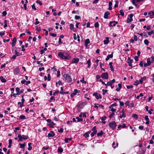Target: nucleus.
I'll use <instances>...</instances> for the list:
<instances>
[{"mask_svg":"<svg viewBox=\"0 0 154 154\" xmlns=\"http://www.w3.org/2000/svg\"><path fill=\"white\" fill-rule=\"evenodd\" d=\"M128 61H127V63H128L129 66H131L132 63L133 62V60L131 59L130 57H128Z\"/></svg>","mask_w":154,"mask_h":154,"instance_id":"obj_11","label":"nucleus"},{"mask_svg":"<svg viewBox=\"0 0 154 154\" xmlns=\"http://www.w3.org/2000/svg\"><path fill=\"white\" fill-rule=\"evenodd\" d=\"M117 106V104L116 103H114L113 104L111 105L109 107V108L111 109L114 106Z\"/></svg>","mask_w":154,"mask_h":154,"instance_id":"obj_34","label":"nucleus"},{"mask_svg":"<svg viewBox=\"0 0 154 154\" xmlns=\"http://www.w3.org/2000/svg\"><path fill=\"white\" fill-rule=\"evenodd\" d=\"M121 112L122 113V115L119 116V117L120 119H122V118H125L126 117V116L125 114V111L124 108L122 109Z\"/></svg>","mask_w":154,"mask_h":154,"instance_id":"obj_10","label":"nucleus"},{"mask_svg":"<svg viewBox=\"0 0 154 154\" xmlns=\"http://www.w3.org/2000/svg\"><path fill=\"white\" fill-rule=\"evenodd\" d=\"M19 144L20 146V148L24 149V148L26 146V143H24L23 144H21L20 143Z\"/></svg>","mask_w":154,"mask_h":154,"instance_id":"obj_27","label":"nucleus"},{"mask_svg":"<svg viewBox=\"0 0 154 154\" xmlns=\"http://www.w3.org/2000/svg\"><path fill=\"white\" fill-rule=\"evenodd\" d=\"M12 142V141L11 139H10L9 140V145L8 146V148H10L11 147Z\"/></svg>","mask_w":154,"mask_h":154,"instance_id":"obj_30","label":"nucleus"},{"mask_svg":"<svg viewBox=\"0 0 154 154\" xmlns=\"http://www.w3.org/2000/svg\"><path fill=\"white\" fill-rule=\"evenodd\" d=\"M80 82L84 84H86V82L84 80V77H83L82 79L80 80Z\"/></svg>","mask_w":154,"mask_h":154,"instance_id":"obj_45","label":"nucleus"},{"mask_svg":"<svg viewBox=\"0 0 154 154\" xmlns=\"http://www.w3.org/2000/svg\"><path fill=\"white\" fill-rule=\"evenodd\" d=\"M101 77L105 79H107L109 78L108 74L107 72L102 73L101 75Z\"/></svg>","mask_w":154,"mask_h":154,"instance_id":"obj_6","label":"nucleus"},{"mask_svg":"<svg viewBox=\"0 0 154 154\" xmlns=\"http://www.w3.org/2000/svg\"><path fill=\"white\" fill-rule=\"evenodd\" d=\"M94 26L95 28H98L99 26V24L98 22H95L94 24Z\"/></svg>","mask_w":154,"mask_h":154,"instance_id":"obj_40","label":"nucleus"},{"mask_svg":"<svg viewBox=\"0 0 154 154\" xmlns=\"http://www.w3.org/2000/svg\"><path fill=\"white\" fill-rule=\"evenodd\" d=\"M151 63H152L150 61V58H148L147 59V63H144V66L145 67L149 66L150 65Z\"/></svg>","mask_w":154,"mask_h":154,"instance_id":"obj_7","label":"nucleus"},{"mask_svg":"<svg viewBox=\"0 0 154 154\" xmlns=\"http://www.w3.org/2000/svg\"><path fill=\"white\" fill-rule=\"evenodd\" d=\"M26 119V116L23 115H21L20 116L19 118V119Z\"/></svg>","mask_w":154,"mask_h":154,"instance_id":"obj_33","label":"nucleus"},{"mask_svg":"<svg viewBox=\"0 0 154 154\" xmlns=\"http://www.w3.org/2000/svg\"><path fill=\"white\" fill-rule=\"evenodd\" d=\"M0 79L2 82L5 83L6 82V80L3 78V76H0Z\"/></svg>","mask_w":154,"mask_h":154,"instance_id":"obj_21","label":"nucleus"},{"mask_svg":"<svg viewBox=\"0 0 154 154\" xmlns=\"http://www.w3.org/2000/svg\"><path fill=\"white\" fill-rule=\"evenodd\" d=\"M110 14V13L108 11L105 12L104 14V18L105 19H108V15Z\"/></svg>","mask_w":154,"mask_h":154,"instance_id":"obj_15","label":"nucleus"},{"mask_svg":"<svg viewBox=\"0 0 154 154\" xmlns=\"http://www.w3.org/2000/svg\"><path fill=\"white\" fill-rule=\"evenodd\" d=\"M32 9H33L35 11L36 10V8L35 6V3H34L32 6Z\"/></svg>","mask_w":154,"mask_h":154,"instance_id":"obj_56","label":"nucleus"},{"mask_svg":"<svg viewBox=\"0 0 154 154\" xmlns=\"http://www.w3.org/2000/svg\"><path fill=\"white\" fill-rule=\"evenodd\" d=\"M130 103V102L129 101H127L125 103V104L127 106H128V105H129Z\"/></svg>","mask_w":154,"mask_h":154,"instance_id":"obj_62","label":"nucleus"},{"mask_svg":"<svg viewBox=\"0 0 154 154\" xmlns=\"http://www.w3.org/2000/svg\"><path fill=\"white\" fill-rule=\"evenodd\" d=\"M14 71L16 73H19L20 72L19 68L18 67H17L14 69Z\"/></svg>","mask_w":154,"mask_h":154,"instance_id":"obj_32","label":"nucleus"},{"mask_svg":"<svg viewBox=\"0 0 154 154\" xmlns=\"http://www.w3.org/2000/svg\"><path fill=\"white\" fill-rule=\"evenodd\" d=\"M58 55L59 56V57L62 59H64V60H67V59H69V58L68 57H70L67 56H65L63 53H62L61 52H59L58 54Z\"/></svg>","mask_w":154,"mask_h":154,"instance_id":"obj_3","label":"nucleus"},{"mask_svg":"<svg viewBox=\"0 0 154 154\" xmlns=\"http://www.w3.org/2000/svg\"><path fill=\"white\" fill-rule=\"evenodd\" d=\"M56 124L53 122H51L50 124H48V125L50 127L53 128V126L55 125Z\"/></svg>","mask_w":154,"mask_h":154,"instance_id":"obj_23","label":"nucleus"},{"mask_svg":"<svg viewBox=\"0 0 154 154\" xmlns=\"http://www.w3.org/2000/svg\"><path fill=\"white\" fill-rule=\"evenodd\" d=\"M63 131V129L62 128H61L60 129L58 130V132L59 133H62Z\"/></svg>","mask_w":154,"mask_h":154,"instance_id":"obj_52","label":"nucleus"},{"mask_svg":"<svg viewBox=\"0 0 154 154\" xmlns=\"http://www.w3.org/2000/svg\"><path fill=\"white\" fill-rule=\"evenodd\" d=\"M109 125L113 130H114L117 126L116 123L114 121H112L110 123Z\"/></svg>","mask_w":154,"mask_h":154,"instance_id":"obj_4","label":"nucleus"},{"mask_svg":"<svg viewBox=\"0 0 154 154\" xmlns=\"http://www.w3.org/2000/svg\"><path fill=\"white\" fill-rule=\"evenodd\" d=\"M51 76L50 74H48V80L49 81L51 80Z\"/></svg>","mask_w":154,"mask_h":154,"instance_id":"obj_58","label":"nucleus"},{"mask_svg":"<svg viewBox=\"0 0 154 154\" xmlns=\"http://www.w3.org/2000/svg\"><path fill=\"white\" fill-rule=\"evenodd\" d=\"M74 28V26L71 23L69 24V29L70 30H72Z\"/></svg>","mask_w":154,"mask_h":154,"instance_id":"obj_37","label":"nucleus"},{"mask_svg":"<svg viewBox=\"0 0 154 154\" xmlns=\"http://www.w3.org/2000/svg\"><path fill=\"white\" fill-rule=\"evenodd\" d=\"M126 127V124H123L122 125H119L117 127L119 129L120 128L122 127V128H125Z\"/></svg>","mask_w":154,"mask_h":154,"instance_id":"obj_25","label":"nucleus"},{"mask_svg":"<svg viewBox=\"0 0 154 154\" xmlns=\"http://www.w3.org/2000/svg\"><path fill=\"white\" fill-rule=\"evenodd\" d=\"M75 118L77 120L78 122H82L83 120L82 119L79 118L78 117H76Z\"/></svg>","mask_w":154,"mask_h":154,"instance_id":"obj_35","label":"nucleus"},{"mask_svg":"<svg viewBox=\"0 0 154 154\" xmlns=\"http://www.w3.org/2000/svg\"><path fill=\"white\" fill-rule=\"evenodd\" d=\"M134 83H135V85H138L140 83L139 81L137 80H136L134 82Z\"/></svg>","mask_w":154,"mask_h":154,"instance_id":"obj_61","label":"nucleus"},{"mask_svg":"<svg viewBox=\"0 0 154 154\" xmlns=\"http://www.w3.org/2000/svg\"><path fill=\"white\" fill-rule=\"evenodd\" d=\"M50 35L53 37H55L57 36V34H55V33H51L50 32L49 33Z\"/></svg>","mask_w":154,"mask_h":154,"instance_id":"obj_39","label":"nucleus"},{"mask_svg":"<svg viewBox=\"0 0 154 154\" xmlns=\"http://www.w3.org/2000/svg\"><path fill=\"white\" fill-rule=\"evenodd\" d=\"M102 91L103 92L102 94L103 95H104L105 94V93H106L107 92V91H108V90H104V89H103L102 90Z\"/></svg>","mask_w":154,"mask_h":154,"instance_id":"obj_47","label":"nucleus"},{"mask_svg":"<svg viewBox=\"0 0 154 154\" xmlns=\"http://www.w3.org/2000/svg\"><path fill=\"white\" fill-rule=\"evenodd\" d=\"M64 80L66 82H70L72 81V79L71 76L67 74H65L63 75Z\"/></svg>","mask_w":154,"mask_h":154,"instance_id":"obj_2","label":"nucleus"},{"mask_svg":"<svg viewBox=\"0 0 154 154\" xmlns=\"http://www.w3.org/2000/svg\"><path fill=\"white\" fill-rule=\"evenodd\" d=\"M81 18V17L80 16L75 15V19L76 20H79Z\"/></svg>","mask_w":154,"mask_h":154,"instance_id":"obj_51","label":"nucleus"},{"mask_svg":"<svg viewBox=\"0 0 154 154\" xmlns=\"http://www.w3.org/2000/svg\"><path fill=\"white\" fill-rule=\"evenodd\" d=\"M154 33V31L153 30L151 31L150 32H149L148 33V34L149 35H151L152 34H153Z\"/></svg>","mask_w":154,"mask_h":154,"instance_id":"obj_57","label":"nucleus"},{"mask_svg":"<svg viewBox=\"0 0 154 154\" xmlns=\"http://www.w3.org/2000/svg\"><path fill=\"white\" fill-rule=\"evenodd\" d=\"M113 23H115V24H116V25L118 23V22L117 21H110L109 22V26L110 27H112V24Z\"/></svg>","mask_w":154,"mask_h":154,"instance_id":"obj_20","label":"nucleus"},{"mask_svg":"<svg viewBox=\"0 0 154 154\" xmlns=\"http://www.w3.org/2000/svg\"><path fill=\"white\" fill-rule=\"evenodd\" d=\"M119 12L120 13V15H121L122 16H123L124 15V13L123 12V10H121L119 11Z\"/></svg>","mask_w":154,"mask_h":154,"instance_id":"obj_42","label":"nucleus"},{"mask_svg":"<svg viewBox=\"0 0 154 154\" xmlns=\"http://www.w3.org/2000/svg\"><path fill=\"white\" fill-rule=\"evenodd\" d=\"M139 65L140 66L142 67L143 66V62L142 61H141L139 63Z\"/></svg>","mask_w":154,"mask_h":154,"instance_id":"obj_63","label":"nucleus"},{"mask_svg":"<svg viewBox=\"0 0 154 154\" xmlns=\"http://www.w3.org/2000/svg\"><path fill=\"white\" fill-rule=\"evenodd\" d=\"M90 41L89 38L85 40V44L86 47L88 46V44L90 43Z\"/></svg>","mask_w":154,"mask_h":154,"instance_id":"obj_17","label":"nucleus"},{"mask_svg":"<svg viewBox=\"0 0 154 154\" xmlns=\"http://www.w3.org/2000/svg\"><path fill=\"white\" fill-rule=\"evenodd\" d=\"M72 14H79V11L78 10L77 11H72Z\"/></svg>","mask_w":154,"mask_h":154,"instance_id":"obj_44","label":"nucleus"},{"mask_svg":"<svg viewBox=\"0 0 154 154\" xmlns=\"http://www.w3.org/2000/svg\"><path fill=\"white\" fill-rule=\"evenodd\" d=\"M79 61V59L78 58H73L71 61V63H78V62Z\"/></svg>","mask_w":154,"mask_h":154,"instance_id":"obj_14","label":"nucleus"},{"mask_svg":"<svg viewBox=\"0 0 154 154\" xmlns=\"http://www.w3.org/2000/svg\"><path fill=\"white\" fill-rule=\"evenodd\" d=\"M112 84L111 81L108 82L106 84V86H111L112 85Z\"/></svg>","mask_w":154,"mask_h":154,"instance_id":"obj_38","label":"nucleus"},{"mask_svg":"<svg viewBox=\"0 0 154 154\" xmlns=\"http://www.w3.org/2000/svg\"><path fill=\"white\" fill-rule=\"evenodd\" d=\"M91 132V131L90 130L86 132L85 133L83 134V136L85 137V138H87L89 137V134H90V133Z\"/></svg>","mask_w":154,"mask_h":154,"instance_id":"obj_16","label":"nucleus"},{"mask_svg":"<svg viewBox=\"0 0 154 154\" xmlns=\"http://www.w3.org/2000/svg\"><path fill=\"white\" fill-rule=\"evenodd\" d=\"M36 30L39 32L41 30V28L40 27H38L37 26H36Z\"/></svg>","mask_w":154,"mask_h":154,"instance_id":"obj_55","label":"nucleus"},{"mask_svg":"<svg viewBox=\"0 0 154 154\" xmlns=\"http://www.w3.org/2000/svg\"><path fill=\"white\" fill-rule=\"evenodd\" d=\"M152 77V78L151 79L152 82L154 83V74H153L151 76Z\"/></svg>","mask_w":154,"mask_h":154,"instance_id":"obj_64","label":"nucleus"},{"mask_svg":"<svg viewBox=\"0 0 154 154\" xmlns=\"http://www.w3.org/2000/svg\"><path fill=\"white\" fill-rule=\"evenodd\" d=\"M99 95V94H98V93H97L96 92H94L93 94V96H95L97 100H98L99 99V97H98Z\"/></svg>","mask_w":154,"mask_h":154,"instance_id":"obj_22","label":"nucleus"},{"mask_svg":"<svg viewBox=\"0 0 154 154\" xmlns=\"http://www.w3.org/2000/svg\"><path fill=\"white\" fill-rule=\"evenodd\" d=\"M57 151L61 153L63 152V149L62 147H60L58 148Z\"/></svg>","mask_w":154,"mask_h":154,"instance_id":"obj_29","label":"nucleus"},{"mask_svg":"<svg viewBox=\"0 0 154 154\" xmlns=\"http://www.w3.org/2000/svg\"><path fill=\"white\" fill-rule=\"evenodd\" d=\"M83 102H82L81 103H78L77 106L78 108H80V109H82V106L83 105Z\"/></svg>","mask_w":154,"mask_h":154,"instance_id":"obj_24","label":"nucleus"},{"mask_svg":"<svg viewBox=\"0 0 154 154\" xmlns=\"http://www.w3.org/2000/svg\"><path fill=\"white\" fill-rule=\"evenodd\" d=\"M133 16V14H130L128 15L129 18L128 17L127 20V23H130L133 20L132 17Z\"/></svg>","mask_w":154,"mask_h":154,"instance_id":"obj_8","label":"nucleus"},{"mask_svg":"<svg viewBox=\"0 0 154 154\" xmlns=\"http://www.w3.org/2000/svg\"><path fill=\"white\" fill-rule=\"evenodd\" d=\"M132 117L137 119L138 118V116L137 114H134L132 115Z\"/></svg>","mask_w":154,"mask_h":154,"instance_id":"obj_43","label":"nucleus"},{"mask_svg":"<svg viewBox=\"0 0 154 154\" xmlns=\"http://www.w3.org/2000/svg\"><path fill=\"white\" fill-rule=\"evenodd\" d=\"M18 142L22 141L23 140H25L29 138V137L28 136H25L24 135H21L20 134H19L18 136Z\"/></svg>","mask_w":154,"mask_h":154,"instance_id":"obj_1","label":"nucleus"},{"mask_svg":"<svg viewBox=\"0 0 154 154\" xmlns=\"http://www.w3.org/2000/svg\"><path fill=\"white\" fill-rule=\"evenodd\" d=\"M5 34V32H0V35H1V37H2L3 35H4Z\"/></svg>","mask_w":154,"mask_h":154,"instance_id":"obj_53","label":"nucleus"},{"mask_svg":"<svg viewBox=\"0 0 154 154\" xmlns=\"http://www.w3.org/2000/svg\"><path fill=\"white\" fill-rule=\"evenodd\" d=\"M2 14L3 16H5L7 14V13L6 11H4L3 12Z\"/></svg>","mask_w":154,"mask_h":154,"instance_id":"obj_50","label":"nucleus"},{"mask_svg":"<svg viewBox=\"0 0 154 154\" xmlns=\"http://www.w3.org/2000/svg\"><path fill=\"white\" fill-rule=\"evenodd\" d=\"M133 86L132 85H128L127 86V88L128 89H129L130 88H133Z\"/></svg>","mask_w":154,"mask_h":154,"instance_id":"obj_59","label":"nucleus"},{"mask_svg":"<svg viewBox=\"0 0 154 154\" xmlns=\"http://www.w3.org/2000/svg\"><path fill=\"white\" fill-rule=\"evenodd\" d=\"M58 43L59 45H61L63 44V42L62 41V40L60 38H59Z\"/></svg>","mask_w":154,"mask_h":154,"instance_id":"obj_46","label":"nucleus"},{"mask_svg":"<svg viewBox=\"0 0 154 154\" xmlns=\"http://www.w3.org/2000/svg\"><path fill=\"white\" fill-rule=\"evenodd\" d=\"M144 44L147 46L149 45V42L147 39H145L144 41Z\"/></svg>","mask_w":154,"mask_h":154,"instance_id":"obj_36","label":"nucleus"},{"mask_svg":"<svg viewBox=\"0 0 154 154\" xmlns=\"http://www.w3.org/2000/svg\"><path fill=\"white\" fill-rule=\"evenodd\" d=\"M106 40H105L103 41V43L104 44L107 45L109 42V38L108 37H106Z\"/></svg>","mask_w":154,"mask_h":154,"instance_id":"obj_19","label":"nucleus"},{"mask_svg":"<svg viewBox=\"0 0 154 154\" xmlns=\"http://www.w3.org/2000/svg\"><path fill=\"white\" fill-rule=\"evenodd\" d=\"M16 42H17L16 38L15 37H14L13 39L12 42L11 43V45L12 46V47H14L16 43Z\"/></svg>","mask_w":154,"mask_h":154,"instance_id":"obj_12","label":"nucleus"},{"mask_svg":"<svg viewBox=\"0 0 154 154\" xmlns=\"http://www.w3.org/2000/svg\"><path fill=\"white\" fill-rule=\"evenodd\" d=\"M36 2L38 4L40 5L41 6L42 5V4L41 2L39 0H37L36 1Z\"/></svg>","mask_w":154,"mask_h":154,"instance_id":"obj_41","label":"nucleus"},{"mask_svg":"<svg viewBox=\"0 0 154 154\" xmlns=\"http://www.w3.org/2000/svg\"><path fill=\"white\" fill-rule=\"evenodd\" d=\"M115 115L114 112H112L111 114L109 115V117L110 118H112V116Z\"/></svg>","mask_w":154,"mask_h":154,"instance_id":"obj_54","label":"nucleus"},{"mask_svg":"<svg viewBox=\"0 0 154 154\" xmlns=\"http://www.w3.org/2000/svg\"><path fill=\"white\" fill-rule=\"evenodd\" d=\"M55 134L53 131H51L48 134V137H53L54 136Z\"/></svg>","mask_w":154,"mask_h":154,"instance_id":"obj_13","label":"nucleus"},{"mask_svg":"<svg viewBox=\"0 0 154 154\" xmlns=\"http://www.w3.org/2000/svg\"><path fill=\"white\" fill-rule=\"evenodd\" d=\"M119 101L120 105L121 106H123L124 105V103L123 102H121L120 100Z\"/></svg>","mask_w":154,"mask_h":154,"instance_id":"obj_60","label":"nucleus"},{"mask_svg":"<svg viewBox=\"0 0 154 154\" xmlns=\"http://www.w3.org/2000/svg\"><path fill=\"white\" fill-rule=\"evenodd\" d=\"M106 116H103L101 118V120L102 121H104V120H106Z\"/></svg>","mask_w":154,"mask_h":154,"instance_id":"obj_49","label":"nucleus"},{"mask_svg":"<svg viewBox=\"0 0 154 154\" xmlns=\"http://www.w3.org/2000/svg\"><path fill=\"white\" fill-rule=\"evenodd\" d=\"M88 64V68H89L91 66V60L90 59L89 60H88L87 61V63H86Z\"/></svg>","mask_w":154,"mask_h":154,"instance_id":"obj_28","label":"nucleus"},{"mask_svg":"<svg viewBox=\"0 0 154 154\" xmlns=\"http://www.w3.org/2000/svg\"><path fill=\"white\" fill-rule=\"evenodd\" d=\"M80 92V91H78L77 89H75L73 91V92L71 94L70 96L72 97H73L75 95L77 94V93H79Z\"/></svg>","mask_w":154,"mask_h":154,"instance_id":"obj_9","label":"nucleus"},{"mask_svg":"<svg viewBox=\"0 0 154 154\" xmlns=\"http://www.w3.org/2000/svg\"><path fill=\"white\" fill-rule=\"evenodd\" d=\"M145 120L146 121V125H148L149 123V119L148 117V116H145L144 118Z\"/></svg>","mask_w":154,"mask_h":154,"instance_id":"obj_18","label":"nucleus"},{"mask_svg":"<svg viewBox=\"0 0 154 154\" xmlns=\"http://www.w3.org/2000/svg\"><path fill=\"white\" fill-rule=\"evenodd\" d=\"M104 133L102 131H100V132H98L97 134V135L98 137L101 136Z\"/></svg>","mask_w":154,"mask_h":154,"instance_id":"obj_26","label":"nucleus"},{"mask_svg":"<svg viewBox=\"0 0 154 154\" xmlns=\"http://www.w3.org/2000/svg\"><path fill=\"white\" fill-rule=\"evenodd\" d=\"M72 140L71 138H66L65 139L64 141L66 143H68L69 142V141H71Z\"/></svg>","mask_w":154,"mask_h":154,"instance_id":"obj_31","label":"nucleus"},{"mask_svg":"<svg viewBox=\"0 0 154 154\" xmlns=\"http://www.w3.org/2000/svg\"><path fill=\"white\" fill-rule=\"evenodd\" d=\"M108 56L110 58H112L113 57V53L112 52L111 54L108 55Z\"/></svg>","mask_w":154,"mask_h":154,"instance_id":"obj_48","label":"nucleus"},{"mask_svg":"<svg viewBox=\"0 0 154 154\" xmlns=\"http://www.w3.org/2000/svg\"><path fill=\"white\" fill-rule=\"evenodd\" d=\"M96 126H94L92 129L91 130L92 131H93V132H92L91 134V137H93L94 136V135L96 134L97 132V129H96Z\"/></svg>","mask_w":154,"mask_h":154,"instance_id":"obj_5","label":"nucleus"}]
</instances>
